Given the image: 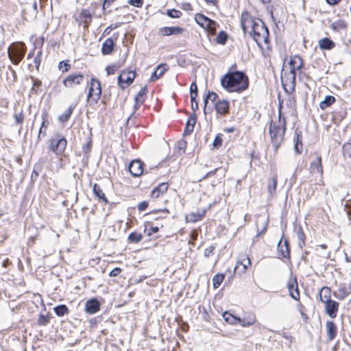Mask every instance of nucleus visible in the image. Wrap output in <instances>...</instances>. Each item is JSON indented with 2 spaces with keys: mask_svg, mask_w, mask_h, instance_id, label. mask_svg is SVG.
<instances>
[{
  "mask_svg": "<svg viewBox=\"0 0 351 351\" xmlns=\"http://www.w3.org/2000/svg\"><path fill=\"white\" fill-rule=\"evenodd\" d=\"M115 0H104L103 3V9L106 10V8L109 7Z\"/></svg>",
  "mask_w": 351,
  "mask_h": 351,
  "instance_id": "4d7b16f0",
  "label": "nucleus"
},
{
  "mask_svg": "<svg viewBox=\"0 0 351 351\" xmlns=\"http://www.w3.org/2000/svg\"><path fill=\"white\" fill-rule=\"evenodd\" d=\"M183 32L184 29L180 27H163L158 29V34L162 36L179 35Z\"/></svg>",
  "mask_w": 351,
  "mask_h": 351,
  "instance_id": "4468645a",
  "label": "nucleus"
},
{
  "mask_svg": "<svg viewBox=\"0 0 351 351\" xmlns=\"http://www.w3.org/2000/svg\"><path fill=\"white\" fill-rule=\"evenodd\" d=\"M143 239V234L136 232H131L128 236V241L130 243H137Z\"/></svg>",
  "mask_w": 351,
  "mask_h": 351,
  "instance_id": "e433bc0d",
  "label": "nucleus"
},
{
  "mask_svg": "<svg viewBox=\"0 0 351 351\" xmlns=\"http://www.w3.org/2000/svg\"><path fill=\"white\" fill-rule=\"evenodd\" d=\"M148 202H146V201H143L141 203L138 204V209L140 212L141 211H144L147 209V208L148 207Z\"/></svg>",
  "mask_w": 351,
  "mask_h": 351,
  "instance_id": "5fc2aeb1",
  "label": "nucleus"
},
{
  "mask_svg": "<svg viewBox=\"0 0 351 351\" xmlns=\"http://www.w3.org/2000/svg\"><path fill=\"white\" fill-rule=\"evenodd\" d=\"M257 19H253L252 16L247 12H244L241 14V25L243 32L245 34H249L252 35V30L254 27V24L256 23Z\"/></svg>",
  "mask_w": 351,
  "mask_h": 351,
  "instance_id": "1a4fd4ad",
  "label": "nucleus"
},
{
  "mask_svg": "<svg viewBox=\"0 0 351 351\" xmlns=\"http://www.w3.org/2000/svg\"><path fill=\"white\" fill-rule=\"evenodd\" d=\"M218 95L213 91H208L206 95V99L210 100L214 102L217 100Z\"/></svg>",
  "mask_w": 351,
  "mask_h": 351,
  "instance_id": "8fccbe9b",
  "label": "nucleus"
},
{
  "mask_svg": "<svg viewBox=\"0 0 351 351\" xmlns=\"http://www.w3.org/2000/svg\"><path fill=\"white\" fill-rule=\"evenodd\" d=\"M15 122L17 124H22L24 120L23 112L14 114Z\"/></svg>",
  "mask_w": 351,
  "mask_h": 351,
  "instance_id": "09e8293b",
  "label": "nucleus"
},
{
  "mask_svg": "<svg viewBox=\"0 0 351 351\" xmlns=\"http://www.w3.org/2000/svg\"><path fill=\"white\" fill-rule=\"evenodd\" d=\"M326 334L328 341H332L337 334V328L332 321H327L326 323Z\"/></svg>",
  "mask_w": 351,
  "mask_h": 351,
  "instance_id": "412c9836",
  "label": "nucleus"
},
{
  "mask_svg": "<svg viewBox=\"0 0 351 351\" xmlns=\"http://www.w3.org/2000/svg\"><path fill=\"white\" fill-rule=\"evenodd\" d=\"M224 279V276L221 274L215 275L213 278V283L214 288L219 287Z\"/></svg>",
  "mask_w": 351,
  "mask_h": 351,
  "instance_id": "58836bf2",
  "label": "nucleus"
},
{
  "mask_svg": "<svg viewBox=\"0 0 351 351\" xmlns=\"http://www.w3.org/2000/svg\"><path fill=\"white\" fill-rule=\"evenodd\" d=\"M84 80V76L80 73H71L67 75L63 80L64 87L73 88L75 86L80 85Z\"/></svg>",
  "mask_w": 351,
  "mask_h": 351,
  "instance_id": "9d476101",
  "label": "nucleus"
},
{
  "mask_svg": "<svg viewBox=\"0 0 351 351\" xmlns=\"http://www.w3.org/2000/svg\"><path fill=\"white\" fill-rule=\"evenodd\" d=\"M330 288L327 287H324L323 288H322V289L320 290V292H319V297H320V300L322 301V303H326L330 300H331L330 299Z\"/></svg>",
  "mask_w": 351,
  "mask_h": 351,
  "instance_id": "cd10ccee",
  "label": "nucleus"
},
{
  "mask_svg": "<svg viewBox=\"0 0 351 351\" xmlns=\"http://www.w3.org/2000/svg\"><path fill=\"white\" fill-rule=\"evenodd\" d=\"M147 92V86H145L141 88L137 95L134 98L135 104L134 106V111L137 110L140 106L145 101L146 98V94Z\"/></svg>",
  "mask_w": 351,
  "mask_h": 351,
  "instance_id": "6ab92c4d",
  "label": "nucleus"
},
{
  "mask_svg": "<svg viewBox=\"0 0 351 351\" xmlns=\"http://www.w3.org/2000/svg\"><path fill=\"white\" fill-rule=\"evenodd\" d=\"M195 20L202 28L207 30L209 33L214 34L216 29V23L204 16L202 14H197Z\"/></svg>",
  "mask_w": 351,
  "mask_h": 351,
  "instance_id": "0eeeda50",
  "label": "nucleus"
},
{
  "mask_svg": "<svg viewBox=\"0 0 351 351\" xmlns=\"http://www.w3.org/2000/svg\"><path fill=\"white\" fill-rule=\"evenodd\" d=\"M335 101V98L333 96H326L325 99L322 101L319 104L321 109L324 110L331 106Z\"/></svg>",
  "mask_w": 351,
  "mask_h": 351,
  "instance_id": "72a5a7b5",
  "label": "nucleus"
},
{
  "mask_svg": "<svg viewBox=\"0 0 351 351\" xmlns=\"http://www.w3.org/2000/svg\"><path fill=\"white\" fill-rule=\"evenodd\" d=\"M136 73L132 71H123L118 77V84L121 88L129 86L134 81Z\"/></svg>",
  "mask_w": 351,
  "mask_h": 351,
  "instance_id": "9b49d317",
  "label": "nucleus"
},
{
  "mask_svg": "<svg viewBox=\"0 0 351 351\" xmlns=\"http://www.w3.org/2000/svg\"><path fill=\"white\" fill-rule=\"evenodd\" d=\"M41 117H42V123H41V126L39 130V133H38V138H40L41 134H42V129L47 128L49 124V122L47 119V113L46 112H43L42 113Z\"/></svg>",
  "mask_w": 351,
  "mask_h": 351,
  "instance_id": "4c0bfd02",
  "label": "nucleus"
},
{
  "mask_svg": "<svg viewBox=\"0 0 351 351\" xmlns=\"http://www.w3.org/2000/svg\"><path fill=\"white\" fill-rule=\"evenodd\" d=\"M93 193L100 200L105 203H108V199L106 197L105 193L103 192L101 187L97 184L93 186Z\"/></svg>",
  "mask_w": 351,
  "mask_h": 351,
  "instance_id": "2f4dec72",
  "label": "nucleus"
},
{
  "mask_svg": "<svg viewBox=\"0 0 351 351\" xmlns=\"http://www.w3.org/2000/svg\"><path fill=\"white\" fill-rule=\"evenodd\" d=\"M32 80H33V86L31 89V92L36 93L38 91V88L41 85V81H40L38 79H34V78H32Z\"/></svg>",
  "mask_w": 351,
  "mask_h": 351,
  "instance_id": "49530a36",
  "label": "nucleus"
},
{
  "mask_svg": "<svg viewBox=\"0 0 351 351\" xmlns=\"http://www.w3.org/2000/svg\"><path fill=\"white\" fill-rule=\"evenodd\" d=\"M67 145L66 140L64 137L57 135L50 140V149L56 154H61L64 152Z\"/></svg>",
  "mask_w": 351,
  "mask_h": 351,
  "instance_id": "6e6552de",
  "label": "nucleus"
},
{
  "mask_svg": "<svg viewBox=\"0 0 351 351\" xmlns=\"http://www.w3.org/2000/svg\"><path fill=\"white\" fill-rule=\"evenodd\" d=\"M215 108L218 114L224 116L229 112V102L226 100H218Z\"/></svg>",
  "mask_w": 351,
  "mask_h": 351,
  "instance_id": "aec40b11",
  "label": "nucleus"
},
{
  "mask_svg": "<svg viewBox=\"0 0 351 351\" xmlns=\"http://www.w3.org/2000/svg\"><path fill=\"white\" fill-rule=\"evenodd\" d=\"M114 41L112 38H107L103 43L101 47V52L104 55H109L112 53L114 49Z\"/></svg>",
  "mask_w": 351,
  "mask_h": 351,
  "instance_id": "b1692460",
  "label": "nucleus"
},
{
  "mask_svg": "<svg viewBox=\"0 0 351 351\" xmlns=\"http://www.w3.org/2000/svg\"><path fill=\"white\" fill-rule=\"evenodd\" d=\"M221 86L228 92L241 93L247 88V76L241 71L229 72L221 79Z\"/></svg>",
  "mask_w": 351,
  "mask_h": 351,
  "instance_id": "f257e3e1",
  "label": "nucleus"
},
{
  "mask_svg": "<svg viewBox=\"0 0 351 351\" xmlns=\"http://www.w3.org/2000/svg\"><path fill=\"white\" fill-rule=\"evenodd\" d=\"M193 91L198 92L197 86L195 82H193L190 86V92H193Z\"/></svg>",
  "mask_w": 351,
  "mask_h": 351,
  "instance_id": "e2e57ef3",
  "label": "nucleus"
},
{
  "mask_svg": "<svg viewBox=\"0 0 351 351\" xmlns=\"http://www.w3.org/2000/svg\"><path fill=\"white\" fill-rule=\"evenodd\" d=\"M121 272V269L119 267L114 268L109 274L110 277H116L118 276Z\"/></svg>",
  "mask_w": 351,
  "mask_h": 351,
  "instance_id": "864d4df0",
  "label": "nucleus"
},
{
  "mask_svg": "<svg viewBox=\"0 0 351 351\" xmlns=\"http://www.w3.org/2000/svg\"><path fill=\"white\" fill-rule=\"evenodd\" d=\"M26 46L23 43H14L8 49V57L13 64L17 65L24 58Z\"/></svg>",
  "mask_w": 351,
  "mask_h": 351,
  "instance_id": "20e7f679",
  "label": "nucleus"
},
{
  "mask_svg": "<svg viewBox=\"0 0 351 351\" xmlns=\"http://www.w3.org/2000/svg\"><path fill=\"white\" fill-rule=\"evenodd\" d=\"M222 315L224 320L230 324L237 325L241 322V318L234 316L228 311L224 312Z\"/></svg>",
  "mask_w": 351,
  "mask_h": 351,
  "instance_id": "bb28decb",
  "label": "nucleus"
},
{
  "mask_svg": "<svg viewBox=\"0 0 351 351\" xmlns=\"http://www.w3.org/2000/svg\"><path fill=\"white\" fill-rule=\"evenodd\" d=\"M150 230H151L152 232H149L148 235H151L152 233H156V232H158L159 228H158V227L155 226V227H151Z\"/></svg>",
  "mask_w": 351,
  "mask_h": 351,
  "instance_id": "774afa93",
  "label": "nucleus"
},
{
  "mask_svg": "<svg viewBox=\"0 0 351 351\" xmlns=\"http://www.w3.org/2000/svg\"><path fill=\"white\" fill-rule=\"evenodd\" d=\"M289 70L295 71L300 70L303 66V60L299 56H295L291 58L289 61Z\"/></svg>",
  "mask_w": 351,
  "mask_h": 351,
  "instance_id": "4be33fe9",
  "label": "nucleus"
},
{
  "mask_svg": "<svg viewBox=\"0 0 351 351\" xmlns=\"http://www.w3.org/2000/svg\"><path fill=\"white\" fill-rule=\"evenodd\" d=\"M258 46L262 43L267 44L269 43V30L265 26L264 22L259 19H256V23L254 24V27L250 35Z\"/></svg>",
  "mask_w": 351,
  "mask_h": 351,
  "instance_id": "7ed1b4c3",
  "label": "nucleus"
},
{
  "mask_svg": "<svg viewBox=\"0 0 351 351\" xmlns=\"http://www.w3.org/2000/svg\"><path fill=\"white\" fill-rule=\"evenodd\" d=\"M106 70L108 75H112L114 73L115 69L114 66H109L106 67Z\"/></svg>",
  "mask_w": 351,
  "mask_h": 351,
  "instance_id": "680f3d73",
  "label": "nucleus"
},
{
  "mask_svg": "<svg viewBox=\"0 0 351 351\" xmlns=\"http://www.w3.org/2000/svg\"><path fill=\"white\" fill-rule=\"evenodd\" d=\"M310 172L312 174L318 173L321 176L323 173L322 157L317 154L315 155V158L310 164Z\"/></svg>",
  "mask_w": 351,
  "mask_h": 351,
  "instance_id": "f8f14e48",
  "label": "nucleus"
},
{
  "mask_svg": "<svg viewBox=\"0 0 351 351\" xmlns=\"http://www.w3.org/2000/svg\"><path fill=\"white\" fill-rule=\"evenodd\" d=\"M214 250H215L214 246H210V247L206 248L204 250V256L206 257H209L210 255L213 254Z\"/></svg>",
  "mask_w": 351,
  "mask_h": 351,
  "instance_id": "6e6d98bb",
  "label": "nucleus"
},
{
  "mask_svg": "<svg viewBox=\"0 0 351 351\" xmlns=\"http://www.w3.org/2000/svg\"><path fill=\"white\" fill-rule=\"evenodd\" d=\"M217 171V169H214L213 171H210L208 172V173H206V175L202 178V179H203V180H204V179H206V178H208V177H210V176H214V175L216 173Z\"/></svg>",
  "mask_w": 351,
  "mask_h": 351,
  "instance_id": "13d9d810",
  "label": "nucleus"
},
{
  "mask_svg": "<svg viewBox=\"0 0 351 351\" xmlns=\"http://www.w3.org/2000/svg\"><path fill=\"white\" fill-rule=\"evenodd\" d=\"M331 27L333 29L336 31H340L341 29H344L346 27V25L343 21H338L337 23H334L331 25Z\"/></svg>",
  "mask_w": 351,
  "mask_h": 351,
  "instance_id": "79ce46f5",
  "label": "nucleus"
},
{
  "mask_svg": "<svg viewBox=\"0 0 351 351\" xmlns=\"http://www.w3.org/2000/svg\"><path fill=\"white\" fill-rule=\"evenodd\" d=\"M167 71V64H162L158 65L155 71L153 72L150 77V81L154 82L156 80L159 79Z\"/></svg>",
  "mask_w": 351,
  "mask_h": 351,
  "instance_id": "5701e85b",
  "label": "nucleus"
},
{
  "mask_svg": "<svg viewBox=\"0 0 351 351\" xmlns=\"http://www.w3.org/2000/svg\"><path fill=\"white\" fill-rule=\"evenodd\" d=\"M239 264L243 266V271L245 272L247 267L251 265V261L248 256L244 255L243 258L241 259L240 262H238L236 265L234 269L239 267Z\"/></svg>",
  "mask_w": 351,
  "mask_h": 351,
  "instance_id": "f704fd0d",
  "label": "nucleus"
},
{
  "mask_svg": "<svg viewBox=\"0 0 351 351\" xmlns=\"http://www.w3.org/2000/svg\"><path fill=\"white\" fill-rule=\"evenodd\" d=\"M287 288L289 291L290 296L295 300H299L300 292L298 289L296 277H294L289 280L287 285Z\"/></svg>",
  "mask_w": 351,
  "mask_h": 351,
  "instance_id": "ddd939ff",
  "label": "nucleus"
},
{
  "mask_svg": "<svg viewBox=\"0 0 351 351\" xmlns=\"http://www.w3.org/2000/svg\"><path fill=\"white\" fill-rule=\"evenodd\" d=\"M213 147L218 148L222 145V138L219 136H217L213 143Z\"/></svg>",
  "mask_w": 351,
  "mask_h": 351,
  "instance_id": "603ef678",
  "label": "nucleus"
},
{
  "mask_svg": "<svg viewBox=\"0 0 351 351\" xmlns=\"http://www.w3.org/2000/svg\"><path fill=\"white\" fill-rule=\"evenodd\" d=\"M326 2L331 5H337L341 0H326Z\"/></svg>",
  "mask_w": 351,
  "mask_h": 351,
  "instance_id": "338daca9",
  "label": "nucleus"
},
{
  "mask_svg": "<svg viewBox=\"0 0 351 351\" xmlns=\"http://www.w3.org/2000/svg\"><path fill=\"white\" fill-rule=\"evenodd\" d=\"M186 143L185 141H180L178 144V147L180 149H184L186 148Z\"/></svg>",
  "mask_w": 351,
  "mask_h": 351,
  "instance_id": "0e129e2a",
  "label": "nucleus"
},
{
  "mask_svg": "<svg viewBox=\"0 0 351 351\" xmlns=\"http://www.w3.org/2000/svg\"><path fill=\"white\" fill-rule=\"evenodd\" d=\"M206 210H203L200 213H192L186 217V219L191 222H196L201 220L205 215Z\"/></svg>",
  "mask_w": 351,
  "mask_h": 351,
  "instance_id": "473e14b6",
  "label": "nucleus"
},
{
  "mask_svg": "<svg viewBox=\"0 0 351 351\" xmlns=\"http://www.w3.org/2000/svg\"><path fill=\"white\" fill-rule=\"evenodd\" d=\"M297 237L298 239V245L302 248L304 245L305 235L301 227L297 230Z\"/></svg>",
  "mask_w": 351,
  "mask_h": 351,
  "instance_id": "ea45409f",
  "label": "nucleus"
},
{
  "mask_svg": "<svg viewBox=\"0 0 351 351\" xmlns=\"http://www.w3.org/2000/svg\"><path fill=\"white\" fill-rule=\"evenodd\" d=\"M281 108V106L279 108L278 121H271L269 126L271 142L276 149H278L282 143L286 130V120L282 116Z\"/></svg>",
  "mask_w": 351,
  "mask_h": 351,
  "instance_id": "f03ea898",
  "label": "nucleus"
},
{
  "mask_svg": "<svg viewBox=\"0 0 351 351\" xmlns=\"http://www.w3.org/2000/svg\"><path fill=\"white\" fill-rule=\"evenodd\" d=\"M49 322V318L47 315H40L38 319V323L40 325H46Z\"/></svg>",
  "mask_w": 351,
  "mask_h": 351,
  "instance_id": "a18cd8bd",
  "label": "nucleus"
},
{
  "mask_svg": "<svg viewBox=\"0 0 351 351\" xmlns=\"http://www.w3.org/2000/svg\"><path fill=\"white\" fill-rule=\"evenodd\" d=\"M277 186V177L274 176L268 180L267 189L269 195L272 196L276 190Z\"/></svg>",
  "mask_w": 351,
  "mask_h": 351,
  "instance_id": "7c9ffc66",
  "label": "nucleus"
},
{
  "mask_svg": "<svg viewBox=\"0 0 351 351\" xmlns=\"http://www.w3.org/2000/svg\"><path fill=\"white\" fill-rule=\"evenodd\" d=\"M74 106H70L69 108H67L62 114H61L58 119L60 122H66L69 120V119L70 118L73 111V109H74Z\"/></svg>",
  "mask_w": 351,
  "mask_h": 351,
  "instance_id": "c9c22d12",
  "label": "nucleus"
},
{
  "mask_svg": "<svg viewBox=\"0 0 351 351\" xmlns=\"http://www.w3.org/2000/svg\"><path fill=\"white\" fill-rule=\"evenodd\" d=\"M228 39V36L224 32H221L217 36V41L218 43L224 45Z\"/></svg>",
  "mask_w": 351,
  "mask_h": 351,
  "instance_id": "a19ab883",
  "label": "nucleus"
},
{
  "mask_svg": "<svg viewBox=\"0 0 351 351\" xmlns=\"http://www.w3.org/2000/svg\"><path fill=\"white\" fill-rule=\"evenodd\" d=\"M256 322V316L250 315L243 319H241L239 324L243 327H249L254 325Z\"/></svg>",
  "mask_w": 351,
  "mask_h": 351,
  "instance_id": "c85d7f7f",
  "label": "nucleus"
},
{
  "mask_svg": "<svg viewBox=\"0 0 351 351\" xmlns=\"http://www.w3.org/2000/svg\"><path fill=\"white\" fill-rule=\"evenodd\" d=\"M53 311L58 317H63L69 313V310L65 304H60L53 308Z\"/></svg>",
  "mask_w": 351,
  "mask_h": 351,
  "instance_id": "c756f323",
  "label": "nucleus"
},
{
  "mask_svg": "<svg viewBox=\"0 0 351 351\" xmlns=\"http://www.w3.org/2000/svg\"><path fill=\"white\" fill-rule=\"evenodd\" d=\"M296 73L283 69L281 73L282 85L286 93H291L295 90Z\"/></svg>",
  "mask_w": 351,
  "mask_h": 351,
  "instance_id": "423d86ee",
  "label": "nucleus"
},
{
  "mask_svg": "<svg viewBox=\"0 0 351 351\" xmlns=\"http://www.w3.org/2000/svg\"><path fill=\"white\" fill-rule=\"evenodd\" d=\"M143 163L141 160H133L129 165V171L133 176H140L143 173Z\"/></svg>",
  "mask_w": 351,
  "mask_h": 351,
  "instance_id": "2eb2a0df",
  "label": "nucleus"
},
{
  "mask_svg": "<svg viewBox=\"0 0 351 351\" xmlns=\"http://www.w3.org/2000/svg\"><path fill=\"white\" fill-rule=\"evenodd\" d=\"M277 252L279 257L288 258L290 254V249L289 247V242L285 240L282 243V239L278 242L277 246Z\"/></svg>",
  "mask_w": 351,
  "mask_h": 351,
  "instance_id": "f3484780",
  "label": "nucleus"
},
{
  "mask_svg": "<svg viewBox=\"0 0 351 351\" xmlns=\"http://www.w3.org/2000/svg\"><path fill=\"white\" fill-rule=\"evenodd\" d=\"M168 189V184L163 182L160 184L158 187H156L152 192V197L154 198H158L160 195L165 193Z\"/></svg>",
  "mask_w": 351,
  "mask_h": 351,
  "instance_id": "a878e982",
  "label": "nucleus"
},
{
  "mask_svg": "<svg viewBox=\"0 0 351 351\" xmlns=\"http://www.w3.org/2000/svg\"><path fill=\"white\" fill-rule=\"evenodd\" d=\"M325 304V311L331 317L335 318L337 316V311L339 309V303L335 300H330Z\"/></svg>",
  "mask_w": 351,
  "mask_h": 351,
  "instance_id": "dca6fc26",
  "label": "nucleus"
},
{
  "mask_svg": "<svg viewBox=\"0 0 351 351\" xmlns=\"http://www.w3.org/2000/svg\"><path fill=\"white\" fill-rule=\"evenodd\" d=\"M100 309V303L95 299L88 300L85 304V311L88 314H95Z\"/></svg>",
  "mask_w": 351,
  "mask_h": 351,
  "instance_id": "a211bd4d",
  "label": "nucleus"
},
{
  "mask_svg": "<svg viewBox=\"0 0 351 351\" xmlns=\"http://www.w3.org/2000/svg\"><path fill=\"white\" fill-rule=\"evenodd\" d=\"M91 142H89L83 146V151L85 153H88L90 149Z\"/></svg>",
  "mask_w": 351,
  "mask_h": 351,
  "instance_id": "bf43d9fd",
  "label": "nucleus"
},
{
  "mask_svg": "<svg viewBox=\"0 0 351 351\" xmlns=\"http://www.w3.org/2000/svg\"><path fill=\"white\" fill-rule=\"evenodd\" d=\"M191 108L193 111H196L198 110V104L197 101H191Z\"/></svg>",
  "mask_w": 351,
  "mask_h": 351,
  "instance_id": "052dcab7",
  "label": "nucleus"
},
{
  "mask_svg": "<svg viewBox=\"0 0 351 351\" xmlns=\"http://www.w3.org/2000/svg\"><path fill=\"white\" fill-rule=\"evenodd\" d=\"M41 56H42V51L39 50L37 52L36 56H35V58L34 59V66L37 70H38V68H39L40 62H41Z\"/></svg>",
  "mask_w": 351,
  "mask_h": 351,
  "instance_id": "c03bdc74",
  "label": "nucleus"
},
{
  "mask_svg": "<svg viewBox=\"0 0 351 351\" xmlns=\"http://www.w3.org/2000/svg\"><path fill=\"white\" fill-rule=\"evenodd\" d=\"M319 47L321 49L330 50L335 47V43L328 38H324L319 40Z\"/></svg>",
  "mask_w": 351,
  "mask_h": 351,
  "instance_id": "393cba45",
  "label": "nucleus"
},
{
  "mask_svg": "<svg viewBox=\"0 0 351 351\" xmlns=\"http://www.w3.org/2000/svg\"><path fill=\"white\" fill-rule=\"evenodd\" d=\"M197 93L196 91L191 92V101H196Z\"/></svg>",
  "mask_w": 351,
  "mask_h": 351,
  "instance_id": "69168bd1",
  "label": "nucleus"
},
{
  "mask_svg": "<svg viewBox=\"0 0 351 351\" xmlns=\"http://www.w3.org/2000/svg\"><path fill=\"white\" fill-rule=\"evenodd\" d=\"M167 15L173 19L180 18L182 15V12L179 10L172 9L167 11Z\"/></svg>",
  "mask_w": 351,
  "mask_h": 351,
  "instance_id": "37998d69",
  "label": "nucleus"
},
{
  "mask_svg": "<svg viewBox=\"0 0 351 351\" xmlns=\"http://www.w3.org/2000/svg\"><path fill=\"white\" fill-rule=\"evenodd\" d=\"M101 85L99 80L92 78L90 82L88 93L87 95V103L90 106L97 104L101 95Z\"/></svg>",
  "mask_w": 351,
  "mask_h": 351,
  "instance_id": "39448f33",
  "label": "nucleus"
},
{
  "mask_svg": "<svg viewBox=\"0 0 351 351\" xmlns=\"http://www.w3.org/2000/svg\"><path fill=\"white\" fill-rule=\"evenodd\" d=\"M195 123V119H193V123L191 125H189V123H186V128H185V130L184 132V135L193 132V130L194 129Z\"/></svg>",
  "mask_w": 351,
  "mask_h": 351,
  "instance_id": "de8ad7c7",
  "label": "nucleus"
},
{
  "mask_svg": "<svg viewBox=\"0 0 351 351\" xmlns=\"http://www.w3.org/2000/svg\"><path fill=\"white\" fill-rule=\"evenodd\" d=\"M128 3L134 7L141 8L143 4V0H129Z\"/></svg>",
  "mask_w": 351,
  "mask_h": 351,
  "instance_id": "3c124183",
  "label": "nucleus"
}]
</instances>
